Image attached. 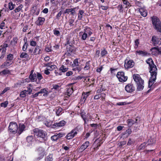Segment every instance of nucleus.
<instances>
[{
    "mask_svg": "<svg viewBox=\"0 0 161 161\" xmlns=\"http://www.w3.org/2000/svg\"><path fill=\"white\" fill-rule=\"evenodd\" d=\"M146 63L149 65V72L150 73L151 77L150 78L149 81L148 86L149 88L153 89L154 88L153 84L155 82L157 73V69L156 66L154 64L152 59L149 58L146 60Z\"/></svg>",
    "mask_w": 161,
    "mask_h": 161,
    "instance_id": "obj_1",
    "label": "nucleus"
},
{
    "mask_svg": "<svg viewBox=\"0 0 161 161\" xmlns=\"http://www.w3.org/2000/svg\"><path fill=\"white\" fill-rule=\"evenodd\" d=\"M33 132L35 136L37 137L36 141H38L40 142H43L46 140L45 137L47 135L46 132L42 130L35 128L33 130Z\"/></svg>",
    "mask_w": 161,
    "mask_h": 161,
    "instance_id": "obj_2",
    "label": "nucleus"
},
{
    "mask_svg": "<svg viewBox=\"0 0 161 161\" xmlns=\"http://www.w3.org/2000/svg\"><path fill=\"white\" fill-rule=\"evenodd\" d=\"M133 77L136 86V91H140L142 90L144 87V80L139 74H134Z\"/></svg>",
    "mask_w": 161,
    "mask_h": 161,
    "instance_id": "obj_3",
    "label": "nucleus"
},
{
    "mask_svg": "<svg viewBox=\"0 0 161 161\" xmlns=\"http://www.w3.org/2000/svg\"><path fill=\"white\" fill-rule=\"evenodd\" d=\"M153 27L157 32L161 33V21L156 16L151 17Z\"/></svg>",
    "mask_w": 161,
    "mask_h": 161,
    "instance_id": "obj_4",
    "label": "nucleus"
},
{
    "mask_svg": "<svg viewBox=\"0 0 161 161\" xmlns=\"http://www.w3.org/2000/svg\"><path fill=\"white\" fill-rule=\"evenodd\" d=\"M18 126L16 122H11L10 123L8 130L9 135L14 136L18 132Z\"/></svg>",
    "mask_w": 161,
    "mask_h": 161,
    "instance_id": "obj_5",
    "label": "nucleus"
},
{
    "mask_svg": "<svg viewBox=\"0 0 161 161\" xmlns=\"http://www.w3.org/2000/svg\"><path fill=\"white\" fill-rule=\"evenodd\" d=\"M116 77L119 81L121 82L126 81L128 79V77L125 76V73L123 71H119L116 75Z\"/></svg>",
    "mask_w": 161,
    "mask_h": 161,
    "instance_id": "obj_6",
    "label": "nucleus"
},
{
    "mask_svg": "<svg viewBox=\"0 0 161 161\" xmlns=\"http://www.w3.org/2000/svg\"><path fill=\"white\" fill-rule=\"evenodd\" d=\"M135 65V62L132 60H128L127 59L125 60L124 67L125 69H129L132 68Z\"/></svg>",
    "mask_w": 161,
    "mask_h": 161,
    "instance_id": "obj_7",
    "label": "nucleus"
},
{
    "mask_svg": "<svg viewBox=\"0 0 161 161\" xmlns=\"http://www.w3.org/2000/svg\"><path fill=\"white\" fill-rule=\"evenodd\" d=\"M66 122L64 120H62L58 122L54 123L52 126V128L55 129L64 126Z\"/></svg>",
    "mask_w": 161,
    "mask_h": 161,
    "instance_id": "obj_8",
    "label": "nucleus"
},
{
    "mask_svg": "<svg viewBox=\"0 0 161 161\" xmlns=\"http://www.w3.org/2000/svg\"><path fill=\"white\" fill-rule=\"evenodd\" d=\"M125 90L128 93H132L135 90V87L131 83H129L125 87Z\"/></svg>",
    "mask_w": 161,
    "mask_h": 161,
    "instance_id": "obj_9",
    "label": "nucleus"
},
{
    "mask_svg": "<svg viewBox=\"0 0 161 161\" xmlns=\"http://www.w3.org/2000/svg\"><path fill=\"white\" fill-rule=\"evenodd\" d=\"M65 133L62 132H59L58 134L56 133L51 137V139L53 142L56 141L59 138L65 136Z\"/></svg>",
    "mask_w": 161,
    "mask_h": 161,
    "instance_id": "obj_10",
    "label": "nucleus"
},
{
    "mask_svg": "<svg viewBox=\"0 0 161 161\" xmlns=\"http://www.w3.org/2000/svg\"><path fill=\"white\" fill-rule=\"evenodd\" d=\"M38 150L39 152V156L38 159L40 160L43 158L44 156L47 154V153L45 149L42 147H39Z\"/></svg>",
    "mask_w": 161,
    "mask_h": 161,
    "instance_id": "obj_11",
    "label": "nucleus"
},
{
    "mask_svg": "<svg viewBox=\"0 0 161 161\" xmlns=\"http://www.w3.org/2000/svg\"><path fill=\"white\" fill-rule=\"evenodd\" d=\"M26 126L24 124H20L19 125L18 127V130L17 132V135L19 136L21 133L25 130Z\"/></svg>",
    "mask_w": 161,
    "mask_h": 161,
    "instance_id": "obj_12",
    "label": "nucleus"
},
{
    "mask_svg": "<svg viewBox=\"0 0 161 161\" xmlns=\"http://www.w3.org/2000/svg\"><path fill=\"white\" fill-rule=\"evenodd\" d=\"M90 94V92H83L82 95L81 99L80 100L81 103H84L85 102L86 98L88 97Z\"/></svg>",
    "mask_w": 161,
    "mask_h": 161,
    "instance_id": "obj_13",
    "label": "nucleus"
},
{
    "mask_svg": "<svg viewBox=\"0 0 161 161\" xmlns=\"http://www.w3.org/2000/svg\"><path fill=\"white\" fill-rule=\"evenodd\" d=\"M102 143L103 142H101V141L99 140L96 141L92 145L94 150L95 151L98 149L99 147L101 146Z\"/></svg>",
    "mask_w": 161,
    "mask_h": 161,
    "instance_id": "obj_14",
    "label": "nucleus"
},
{
    "mask_svg": "<svg viewBox=\"0 0 161 161\" xmlns=\"http://www.w3.org/2000/svg\"><path fill=\"white\" fill-rule=\"evenodd\" d=\"M90 142L89 141H86L84 142L79 147V150L80 151H83L85 150L89 146Z\"/></svg>",
    "mask_w": 161,
    "mask_h": 161,
    "instance_id": "obj_15",
    "label": "nucleus"
},
{
    "mask_svg": "<svg viewBox=\"0 0 161 161\" xmlns=\"http://www.w3.org/2000/svg\"><path fill=\"white\" fill-rule=\"evenodd\" d=\"M73 91L74 89L73 87H69V88H67L64 97H70L73 93Z\"/></svg>",
    "mask_w": 161,
    "mask_h": 161,
    "instance_id": "obj_16",
    "label": "nucleus"
},
{
    "mask_svg": "<svg viewBox=\"0 0 161 161\" xmlns=\"http://www.w3.org/2000/svg\"><path fill=\"white\" fill-rule=\"evenodd\" d=\"M80 115L81 117L82 118L84 121V124H86L87 122H88V119L87 118V115L86 114V113L84 111H82L80 113Z\"/></svg>",
    "mask_w": 161,
    "mask_h": 161,
    "instance_id": "obj_17",
    "label": "nucleus"
},
{
    "mask_svg": "<svg viewBox=\"0 0 161 161\" xmlns=\"http://www.w3.org/2000/svg\"><path fill=\"white\" fill-rule=\"evenodd\" d=\"M83 130V127L80 125H78L72 130L73 131L74 133L76 136L78 133L81 131Z\"/></svg>",
    "mask_w": 161,
    "mask_h": 161,
    "instance_id": "obj_18",
    "label": "nucleus"
},
{
    "mask_svg": "<svg viewBox=\"0 0 161 161\" xmlns=\"http://www.w3.org/2000/svg\"><path fill=\"white\" fill-rule=\"evenodd\" d=\"M45 19L43 17H39L36 22V24L37 25H42L45 21Z\"/></svg>",
    "mask_w": 161,
    "mask_h": 161,
    "instance_id": "obj_19",
    "label": "nucleus"
},
{
    "mask_svg": "<svg viewBox=\"0 0 161 161\" xmlns=\"http://www.w3.org/2000/svg\"><path fill=\"white\" fill-rule=\"evenodd\" d=\"M12 63V61H8L6 60V61L0 66V67L1 69L10 66Z\"/></svg>",
    "mask_w": 161,
    "mask_h": 161,
    "instance_id": "obj_20",
    "label": "nucleus"
},
{
    "mask_svg": "<svg viewBox=\"0 0 161 161\" xmlns=\"http://www.w3.org/2000/svg\"><path fill=\"white\" fill-rule=\"evenodd\" d=\"M76 135L74 133L73 131L71 130L69 133L67 134L65 138L68 140L73 138Z\"/></svg>",
    "mask_w": 161,
    "mask_h": 161,
    "instance_id": "obj_21",
    "label": "nucleus"
},
{
    "mask_svg": "<svg viewBox=\"0 0 161 161\" xmlns=\"http://www.w3.org/2000/svg\"><path fill=\"white\" fill-rule=\"evenodd\" d=\"M84 31L87 34L88 36L89 37L92 34V30L91 28L88 27H86Z\"/></svg>",
    "mask_w": 161,
    "mask_h": 161,
    "instance_id": "obj_22",
    "label": "nucleus"
},
{
    "mask_svg": "<svg viewBox=\"0 0 161 161\" xmlns=\"http://www.w3.org/2000/svg\"><path fill=\"white\" fill-rule=\"evenodd\" d=\"M29 78L31 82H34L36 81V82L37 80L36 78V74L34 73V74L30 75Z\"/></svg>",
    "mask_w": 161,
    "mask_h": 161,
    "instance_id": "obj_23",
    "label": "nucleus"
},
{
    "mask_svg": "<svg viewBox=\"0 0 161 161\" xmlns=\"http://www.w3.org/2000/svg\"><path fill=\"white\" fill-rule=\"evenodd\" d=\"M39 96H41L43 93H44L43 96H47L48 94V92L45 88L42 89L41 90L38 92Z\"/></svg>",
    "mask_w": 161,
    "mask_h": 161,
    "instance_id": "obj_24",
    "label": "nucleus"
},
{
    "mask_svg": "<svg viewBox=\"0 0 161 161\" xmlns=\"http://www.w3.org/2000/svg\"><path fill=\"white\" fill-rule=\"evenodd\" d=\"M156 141L155 138L150 137L148 139L147 145H153L156 143Z\"/></svg>",
    "mask_w": 161,
    "mask_h": 161,
    "instance_id": "obj_25",
    "label": "nucleus"
},
{
    "mask_svg": "<svg viewBox=\"0 0 161 161\" xmlns=\"http://www.w3.org/2000/svg\"><path fill=\"white\" fill-rule=\"evenodd\" d=\"M80 34L81 36V39L83 40H85L87 38H88L89 37L87 34L84 31L83 32H80Z\"/></svg>",
    "mask_w": 161,
    "mask_h": 161,
    "instance_id": "obj_26",
    "label": "nucleus"
},
{
    "mask_svg": "<svg viewBox=\"0 0 161 161\" xmlns=\"http://www.w3.org/2000/svg\"><path fill=\"white\" fill-rule=\"evenodd\" d=\"M158 38L155 36H152V41L154 45L158 44Z\"/></svg>",
    "mask_w": 161,
    "mask_h": 161,
    "instance_id": "obj_27",
    "label": "nucleus"
},
{
    "mask_svg": "<svg viewBox=\"0 0 161 161\" xmlns=\"http://www.w3.org/2000/svg\"><path fill=\"white\" fill-rule=\"evenodd\" d=\"M126 122L129 128L131 127L132 125L135 124V121L131 119H128L126 121Z\"/></svg>",
    "mask_w": 161,
    "mask_h": 161,
    "instance_id": "obj_28",
    "label": "nucleus"
},
{
    "mask_svg": "<svg viewBox=\"0 0 161 161\" xmlns=\"http://www.w3.org/2000/svg\"><path fill=\"white\" fill-rule=\"evenodd\" d=\"M84 13V11L80 9L79 11L78 14V18L79 20H82V18L83 16V14Z\"/></svg>",
    "mask_w": 161,
    "mask_h": 161,
    "instance_id": "obj_29",
    "label": "nucleus"
},
{
    "mask_svg": "<svg viewBox=\"0 0 161 161\" xmlns=\"http://www.w3.org/2000/svg\"><path fill=\"white\" fill-rule=\"evenodd\" d=\"M53 154H50L45 157V161H53Z\"/></svg>",
    "mask_w": 161,
    "mask_h": 161,
    "instance_id": "obj_30",
    "label": "nucleus"
},
{
    "mask_svg": "<svg viewBox=\"0 0 161 161\" xmlns=\"http://www.w3.org/2000/svg\"><path fill=\"white\" fill-rule=\"evenodd\" d=\"M26 141L29 143H31L34 141V137L33 136H29L26 138Z\"/></svg>",
    "mask_w": 161,
    "mask_h": 161,
    "instance_id": "obj_31",
    "label": "nucleus"
},
{
    "mask_svg": "<svg viewBox=\"0 0 161 161\" xmlns=\"http://www.w3.org/2000/svg\"><path fill=\"white\" fill-rule=\"evenodd\" d=\"M146 142H144L141 144L138 147L137 150L140 151L144 149L146 147Z\"/></svg>",
    "mask_w": 161,
    "mask_h": 161,
    "instance_id": "obj_32",
    "label": "nucleus"
},
{
    "mask_svg": "<svg viewBox=\"0 0 161 161\" xmlns=\"http://www.w3.org/2000/svg\"><path fill=\"white\" fill-rule=\"evenodd\" d=\"M68 69V68H66L64 65H62L59 69V71L62 72H65Z\"/></svg>",
    "mask_w": 161,
    "mask_h": 161,
    "instance_id": "obj_33",
    "label": "nucleus"
},
{
    "mask_svg": "<svg viewBox=\"0 0 161 161\" xmlns=\"http://www.w3.org/2000/svg\"><path fill=\"white\" fill-rule=\"evenodd\" d=\"M62 111V108L60 107H59L57 108L56 110V114L57 116H59L61 114V112Z\"/></svg>",
    "mask_w": 161,
    "mask_h": 161,
    "instance_id": "obj_34",
    "label": "nucleus"
},
{
    "mask_svg": "<svg viewBox=\"0 0 161 161\" xmlns=\"http://www.w3.org/2000/svg\"><path fill=\"white\" fill-rule=\"evenodd\" d=\"M76 66H79L78 58L75 59L73 61V64H72V68H74Z\"/></svg>",
    "mask_w": 161,
    "mask_h": 161,
    "instance_id": "obj_35",
    "label": "nucleus"
},
{
    "mask_svg": "<svg viewBox=\"0 0 161 161\" xmlns=\"http://www.w3.org/2000/svg\"><path fill=\"white\" fill-rule=\"evenodd\" d=\"M2 75H8L10 74V71L8 69H4L1 71Z\"/></svg>",
    "mask_w": 161,
    "mask_h": 161,
    "instance_id": "obj_36",
    "label": "nucleus"
},
{
    "mask_svg": "<svg viewBox=\"0 0 161 161\" xmlns=\"http://www.w3.org/2000/svg\"><path fill=\"white\" fill-rule=\"evenodd\" d=\"M27 92V91L26 90H24L22 91L20 93V96L22 98L25 97L26 96V94Z\"/></svg>",
    "mask_w": 161,
    "mask_h": 161,
    "instance_id": "obj_37",
    "label": "nucleus"
},
{
    "mask_svg": "<svg viewBox=\"0 0 161 161\" xmlns=\"http://www.w3.org/2000/svg\"><path fill=\"white\" fill-rule=\"evenodd\" d=\"M21 58H25L27 59L29 58V55L26 53H22L20 55Z\"/></svg>",
    "mask_w": 161,
    "mask_h": 161,
    "instance_id": "obj_38",
    "label": "nucleus"
},
{
    "mask_svg": "<svg viewBox=\"0 0 161 161\" xmlns=\"http://www.w3.org/2000/svg\"><path fill=\"white\" fill-rule=\"evenodd\" d=\"M90 61H89L87 62L84 68V69L85 70H88L90 68Z\"/></svg>",
    "mask_w": 161,
    "mask_h": 161,
    "instance_id": "obj_39",
    "label": "nucleus"
},
{
    "mask_svg": "<svg viewBox=\"0 0 161 161\" xmlns=\"http://www.w3.org/2000/svg\"><path fill=\"white\" fill-rule=\"evenodd\" d=\"M101 87L99 89H98L97 91V94H100L102 93V92L105 91L106 90V89L104 88L103 87V86L102 85H101Z\"/></svg>",
    "mask_w": 161,
    "mask_h": 161,
    "instance_id": "obj_40",
    "label": "nucleus"
},
{
    "mask_svg": "<svg viewBox=\"0 0 161 161\" xmlns=\"http://www.w3.org/2000/svg\"><path fill=\"white\" fill-rule=\"evenodd\" d=\"M7 60L8 61H12L14 58V55L13 54H9L7 55Z\"/></svg>",
    "mask_w": 161,
    "mask_h": 161,
    "instance_id": "obj_41",
    "label": "nucleus"
},
{
    "mask_svg": "<svg viewBox=\"0 0 161 161\" xmlns=\"http://www.w3.org/2000/svg\"><path fill=\"white\" fill-rule=\"evenodd\" d=\"M36 77L37 79L38 80V82L40 81L43 78V77L42 74L38 72H36Z\"/></svg>",
    "mask_w": 161,
    "mask_h": 161,
    "instance_id": "obj_42",
    "label": "nucleus"
},
{
    "mask_svg": "<svg viewBox=\"0 0 161 161\" xmlns=\"http://www.w3.org/2000/svg\"><path fill=\"white\" fill-rule=\"evenodd\" d=\"M44 124L47 127H50L52 128V122L48 121H45L44 122Z\"/></svg>",
    "mask_w": 161,
    "mask_h": 161,
    "instance_id": "obj_43",
    "label": "nucleus"
},
{
    "mask_svg": "<svg viewBox=\"0 0 161 161\" xmlns=\"http://www.w3.org/2000/svg\"><path fill=\"white\" fill-rule=\"evenodd\" d=\"M15 6V5L13 4L12 2H9L8 3V8L10 10L13 9Z\"/></svg>",
    "mask_w": 161,
    "mask_h": 161,
    "instance_id": "obj_44",
    "label": "nucleus"
},
{
    "mask_svg": "<svg viewBox=\"0 0 161 161\" xmlns=\"http://www.w3.org/2000/svg\"><path fill=\"white\" fill-rule=\"evenodd\" d=\"M78 8L79 7H78L72 8V11H71L70 14L72 15H74L76 13V11L78 10Z\"/></svg>",
    "mask_w": 161,
    "mask_h": 161,
    "instance_id": "obj_45",
    "label": "nucleus"
},
{
    "mask_svg": "<svg viewBox=\"0 0 161 161\" xmlns=\"http://www.w3.org/2000/svg\"><path fill=\"white\" fill-rule=\"evenodd\" d=\"M8 102L6 101L3 103H2L0 104V106L1 107H4L5 108L7 107L8 105Z\"/></svg>",
    "mask_w": 161,
    "mask_h": 161,
    "instance_id": "obj_46",
    "label": "nucleus"
},
{
    "mask_svg": "<svg viewBox=\"0 0 161 161\" xmlns=\"http://www.w3.org/2000/svg\"><path fill=\"white\" fill-rule=\"evenodd\" d=\"M140 12L141 15L143 17H146L147 15V12L143 9L140 10Z\"/></svg>",
    "mask_w": 161,
    "mask_h": 161,
    "instance_id": "obj_47",
    "label": "nucleus"
},
{
    "mask_svg": "<svg viewBox=\"0 0 161 161\" xmlns=\"http://www.w3.org/2000/svg\"><path fill=\"white\" fill-rule=\"evenodd\" d=\"M22 7L23 5L22 4H21L15 9V10H14V11L15 13L19 12L21 10V9L22 8Z\"/></svg>",
    "mask_w": 161,
    "mask_h": 161,
    "instance_id": "obj_48",
    "label": "nucleus"
},
{
    "mask_svg": "<svg viewBox=\"0 0 161 161\" xmlns=\"http://www.w3.org/2000/svg\"><path fill=\"white\" fill-rule=\"evenodd\" d=\"M100 98H101V100L103 101L105 100V97L106 95L104 93H102L100 94Z\"/></svg>",
    "mask_w": 161,
    "mask_h": 161,
    "instance_id": "obj_49",
    "label": "nucleus"
},
{
    "mask_svg": "<svg viewBox=\"0 0 161 161\" xmlns=\"http://www.w3.org/2000/svg\"><path fill=\"white\" fill-rule=\"evenodd\" d=\"M26 38L27 40V38L25 37L24 39L25 42V38ZM28 44L27 43V41L26 42H25V44L24 45L23 47H22V50H25L26 49L27 47Z\"/></svg>",
    "mask_w": 161,
    "mask_h": 161,
    "instance_id": "obj_50",
    "label": "nucleus"
},
{
    "mask_svg": "<svg viewBox=\"0 0 161 161\" xmlns=\"http://www.w3.org/2000/svg\"><path fill=\"white\" fill-rule=\"evenodd\" d=\"M72 69L73 71H77L78 72L80 71L81 70L80 66H76L74 68H73Z\"/></svg>",
    "mask_w": 161,
    "mask_h": 161,
    "instance_id": "obj_51",
    "label": "nucleus"
},
{
    "mask_svg": "<svg viewBox=\"0 0 161 161\" xmlns=\"http://www.w3.org/2000/svg\"><path fill=\"white\" fill-rule=\"evenodd\" d=\"M56 68H57L56 66L55 65H51L50 66H49V67L48 68V69L50 71H52Z\"/></svg>",
    "mask_w": 161,
    "mask_h": 161,
    "instance_id": "obj_52",
    "label": "nucleus"
},
{
    "mask_svg": "<svg viewBox=\"0 0 161 161\" xmlns=\"http://www.w3.org/2000/svg\"><path fill=\"white\" fill-rule=\"evenodd\" d=\"M71 10H72V8H67L64 11V14H69V13H71V11H72Z\"/></svg>",
    "mask_w": 161,
    "mask_h": 161,
    "instance_id": "obj_53",
    "label": "nucleus"
},
{
    "mask_svg": "<svg viewBox=\"0 0 161 161\" xmlns=\"http://www.w3.org/2000/svg\"><path fill=\"white\" fill-rule=\"evenodd\" d=\"M62 13V11H61L56 15V18L58 20H59L60 19V17H61V15Z\"/></svg>",
    "mask_w": 161,
    "mask_h": 161,
    "instance_id": "obj_54",
    "label": "nucleus"
},
{
    "mask_svg": "<svg viewBox=\"0 0 161 161\" xmlns=\"http://www.w3.org/2000/svg\"><path fill=\"white\" fill-rule=\"evenodd\" d=\"M74 20L73 19H70L69 20L68 22L69 25L70 27L74 25L73 23L74 22Z\"/></svg>",
    "mask_w": 161,
    "mask_h": 161,
    "instance_id": "obj_55",
    "label": "nucleus"
},
{
    "mask_svg": "<svg viewBox=\"0 0 161 161\" xmlns=\"http://www.w3.org/2000/svg\"><path fill=\"white\" fill-rule=\"evenodd\" d=\"M53 33L55 35L57 36H59L60 35V32L59 31L56 30L55 29L53 30Z\"/></svg>",
    "mask_w": 161,
    "mask_h": 161,
    "instance_id": "obj_56",
    "label": "nucleus"
},
{
    "mask_svg": "<svg viewBox=\"0 0 161 161\" xmlns=\"http://www.w3.org/2000/svg\"><path fill=\"white\" fill-rule=\"evenodd\" d=\"M90 125L91 127L93 128L94 129H97L98 126V125L97 124H91Z\"/></svg>",
    "mask_w": 161,
    "mask_h": 161,
    "instance_id": "obj_57",
    "label": "nucleus"
},
{
    "mask_svg": "<svg viewBox=\"0 0 161 161\" xmlns=\"http://www.w3.org/2000/svg\"><path fill=\"white\" fill-rule=\"evenodd\" d=\"M36 42L34 41L31 40L30 42V45L32 46H36Z\"/></svg>",
    "mask_w": 161,
    "mask_h": 161,
    "instance_id": "obj_58",
    "label": "nucleus"
},
{
    "mask_svg": "<svg viewBox=\"0 0 161 161\" xmlns=\"http://www.w3.org/2000/svg\"><path fill=\"white\" fill-rule=\"evenodd\" d=\"M110 71L111 74L113 75L115 74V71L117 70V69H114L112 68H110Z\"/></svg>",
    "mask_w": 161,
    "mask_h": 161,
    "instance_id": "obj_59",
    "label": "nucleus"
},
{
    "mask_svg": "<svg viewBox=\"0 0 161 161\" xmlns=\"http://www.w3.org/2000/svg\"><path fill=\"white\" fill-rule=\"evenodd\" d=\"M135 47L136 48L138 47V45L139 44V40L138 39H136L135 41Z\"/></svg>",
    "mask_w": 161,
    "mask_h": 161,
    "instance_id": "obj_60",
    "label": "nucleus"
},
{
    "mask_svg": "<svg viewBox=\"0 0 161 161\" xmlns=\"http://www.w3.org/2000/svg\"><path fill=\"white\" fill-rule=\"evenodd\" d=\"M54 73L56 74V75H62V73L61 71H59V69L57 71L56 70H55L54 71Z\"/></svg>",
    "mask_w": 161,
    "mask_h": 161,
    "instance_id": "obj_61",
    "label": "nucleus"
},
{
    "mask_svg": "<svg viewBox=\"0 0 161 161\" xmlns=\"http://www.w3.org/2000/svg\"><path fill=\"white\" fill-rule=\"evenodd\" d=\"M151 53L153 55L157 56L158 55V52L157 51H151Z\"/></svg>",
    "mask_w": 161,
    "mask_h": 161,
    "instance_id": "obj_62",
    "label": "nucleus"
},
{
    "mask_svg": "<svg viewBox=\"0 0 161 161\" xmlns=\"http://www.w3.org/2000/svg\"><path fill=\"white\" fill-rule=\"evenodd\" d=\"M8 47V45L7 44H4L3 45L2 49L3 50H6V47Z\"/></svg>",
    "mask_w": 161,
    "mask_h": 161,
    "instance_id": "obj_63",
    "label": "nucleus"
},
{
    "mask_svg": "<svg viewBox=\"0 0 161 161\" xmlns=\"http://www.w3.org/2000/svg\"><path fill=\"white\" fill-rule=\"evenodd\" d=\"M107 54V51H101V54L102 57H103Z\"/></svg>",
    "mask_w": 161,
    "mask_h": 161,
    "instance_id": "obj_64",
    "label": "nucleus"
}]
</instances>
